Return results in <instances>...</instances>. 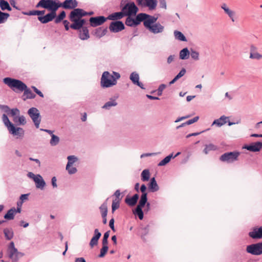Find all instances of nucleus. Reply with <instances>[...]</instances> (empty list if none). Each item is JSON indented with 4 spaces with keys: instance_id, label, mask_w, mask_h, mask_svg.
<instances>
[{
    "instance_id": "1",
    "label": "nucleus",
    "mask_w": 262,
    "mask_h": 262,
    "mask_svg": "<svg viewBox=\"0 0 262 262\" xmlns=\"http://www.w3.org/2000/svg\"><path fill=\"white\" fill-rule=\"evenodd\" d=\"M113 74L114 75H111L108 71H105L103 73L101 78V87L107 88L117 84V80L120 78V74L116 72H113Z\"/></svg>"
},
{
    "instance_id": "2",
    "label": "nucleus",
    "mask_w": 262,
    "mask_h": 262,
    "mask_svg": "<svg viewBox=\"0 0 262 262\" xmlns=\"http://www.w3.org/2000/svg\"><path fill=\"white\" fill-rule=\"evenodd\" d=\"M82 9H74L70 15V19L73 22L70 28L74 30H79L82 28Z\"/></svg>"
},
{
    "instance_id": "3",
    "label": "nucleus",
    "mask_w": 262,
    "mask_h": 262,
    "mask_svg": "<svg viewBox=\"0 0 262 262\" xmlns=\"http://www.w3.org/2000/svg\"><path fill=\"white\" fill-rule=\"evenodd\" d=\"M3 82L13 91L17 90L21 92L27 88L26 84L18 79L7 77L3 79Z\"/></svg>"
},
{
    "instance_id": "4",
    "label": "nucleus",
    "mask_w": 262,
    "mask_h": 262,
    "mask_svg": "<svg viewBox=\"0 0 262 262\" xmlns=\"http://www.w3.org/2000/svg\"><path fill=\"white\" fill-rule=\"evenodd\" d=\"M36 7H41L50 12H56L58 9L60 8L59 2H57L56 0H40Z\"/></svg>"
},
{
    "instance_id": "5",
    "label": "nucleus",
    "mask_w": 262,
    "mask_h": 262,
    "mask_svg": "<svg viewBox=\"0 0 262 262\" xmlns=\"http://www.w3.org/2000/svg\"><path fill=\"white\" fill-rule=\"evenodd\" d=\"M148 203H149V202H148L147 195H141L138 204L133 211V214L137 216L140 220H142L144 218L143 208H144L145 205Z\"/></svg>"
},
{
    "instance_id": "6",
    "label": "nucleus",
    "mask_w": 262,
    "mask_h": 262,
    "mask_svg": "<svg viewBox=\"0 0 262 262\" xmlns=\"http://www.w3.org/2000/svg\"><path fill=\"white\" fill-rule=\"evenodd\" d=\"M148 203H149V202H148L147 195H141L138 204L133 211V214L137 216L140 220H142L144 218L143 208H144L145 205Z\"/></svg>"
},
{
    "instance_id": "7",
    "label": "nucleus",
    "mask_w": 262,
    "mask_h": 262,
    "mask_svg": "<svg viewBox=\"0 0 262 262\" xmlns=\"http://www.w3.org/2000/svg\"><path fill=\"white\" fill-rule=\"evenodd\" d=\"M124 1L122 0L120 4L121 7H122V11L123 13L125 16H134L136 15L139 8L136 5L134 2H130L127 3L124 6L122 7Z\"/></svg>"
},
{
    "instance_id": "8",
    "label": "nucleus",
    "mask_w": 262,
    "mask_h": 262,
    "mask_svg": "<svg viewBox=\"0 0 262 262\" xmlns=\"http://www.w3.org/2000/svg\"><path fill=\"white\" fill-rule=\"evenodd\" d=\"M240 152L237 151L227 152L221 155L220 160L222 162L231 163L237 160Z\"/></svg>"
},
{
    "instance_id": "9",
    "label": "nucleus",
    "mask_w": 262,
    "mask_h": 262,
    "mask_svg": "<svg viewBox=\"0 0 262 262\" xmlns=\"http://www.w3.org/2000/svg\"><path fill=\"white\" fill-rule=\"evenodd\" d=\"M8 254L10 258H11L13 262H16L18 258L22 257L23 254L19 252L17 249L15 248L14 243L11 242L8 249Z\"/></svg>"
},
{
    "instance_id": "10",
    "label": "nucleus",
    "mask_w": 262,
    "mask_h": 262,
    "mask_svg": "<svg viewBox=\"0 0 262 262\" xmlns=\"http://www.w3.org/2000/svg\"><path fill=\"white\" fill-rule=\"evenodd\" d=\"M246 252L253 255L262 254V242L248 245Z\"/></svg>"
},
{
    "instance_id": "11",
    "label": "nucleus",
    "mask_w": 262,
    "mask_h": 262,
    "mask_svg": "<svg viewBox=\"0 0 262 262\" xmlns=\"http://www.w3.org/2000/svg\"><path fill=\"white\" fill-rule=\"evenodd\" d=\"M28 114L32 119L36 128H38L41 121V116L38 109L35 107L30 108Z\"/></svg>"
},
{
    "instance_id": "12",
    "label": "nucleus",
    "mask_w": 262,
    "mask_h": 262,
    "mask_svg": "<svg viewBox=\"0 0 262 262\" xmlns=\"http://www.w3.org/2000/svg\"><path fill=\"white\" fill-rule=\"evenodd\" d=\"M137 5L142 8H148L150 11L155 10L158 4L157 0H136Z\"/></svg>"
},
{
    "instance_id": "13",
    "label": "nucleus",
    "mask_w": 262,
    "mask_h": 262,
    "mask_svg": "<svg viewBox=\"0 0 262 262\" xmlns=\"http://www.w3.org/2000/svg\"><path fill=\"white\" fill-rule=\"evenodd\" d=\"M141 22H143L142 13H140L135 18L131 17V16H127L125 24L127 26L135 27L140 24Z\"/></svg>"
},
{
    "instance_id": "14",
    "label": "nucleus",
    "mask_w": 262,
    "mask_h": 262,
    "mask_svg": "<svg viewBox=\"0 0 262 262\" xmlns=\"http://www.w3.org/2000/svg\"><path fill=\"white\" fill-rule=\"evenodd\" d=\"M125 29L123 23L121 20L112 21L109 26V29L111 32L118 33Z\"/></svg>"
},
{
    "instance_id": "15",
    "label": "nucleus",
    "mask_w": 262,
    "mask_h": 262,
    "mask_svg": "<svg viewBox=\"0 0 262 262\" xmlns=\"http://www.w3.org/2000/svg\"><path fill=\"white\" fill-rule=\"evenodd\" d=\"M107 20L104 16L91 17L89 19L90 25L92 27H96L103 24Z\"/></svg>"
},
{
    "instance_id": "16",
    "label": "nucleus",
    "mask_w": 262,
    "mask_h": 262,
    "mask_svg": "<svg viewBox=\"0 0 262 262\" xmlns=\"http://www.w3.org/2000/svg\"><path fill=\"white\" fill-rule=\"evenodd\" d=\"M142 17L144 27H147V26L157 23L156 21L158 19V17H155L145 13H142Z\"/></svg>"
},
{
    "instance_id": "17",
    "label": "nucleus",
    "mask_w": 262,
    "mask_h": 262,
    "mask_svg": "<svg viewBox=\"0 0 262 262\" xmlns=\"http://www.w3.org/2000/svg\"><path fill=\"white\" fill-rule=\"evenodd\" d=\"M243 148L250 151L258 152L262 148V142L257 141L249 144H245Z\"/></svg>"
},
{
    "instance_id": "18",
    "label": "nucleus",
    "mask_w": 262,
    "mask_h": 262,
    "mask_svg": "<svg viewBox=\"0 0 262 262\" xmlns=\"http://www.w3.org/2000/svg\"><path fill=\"white\" fill-rule=\"evenodd\" d=\"M150 32L154 34L160 33L163 32L164 30V27L160 24L159 22L153 25L147 26L145 27Z\"/></svg>"
},
{
    "instance_id": "19",
    "label": "nucleus",
    "mask_w": 262,
    "mask_h": 262,
    "mask_svg": "<svg viewBox=\"0 0 262 262\" xmlns=\"http://www.w3.org/2000/svg\"><path fill=\"white\" fill-rule=\"evenodd\" d=\"M60 7L64 9H74L78 6L76 0H65L63 3L59 2Z\"/></svg>"
},
{
    "instance_id": "20",
    "label": "nucleus",
    "mask_w": 262,
    "mask_h": 262,
    "mask_svg": "<svg viewBox=\"0 0 262 262\" xmlns=\"http://www.w3.org/2000/svg\"><path fill=\"white\" fill-rule=\"evenodd\" d=\"M107 32V27H99L91 31V35L95 36L98 39L104 36Z\"/></svg>"
},
{
    "instance_id": "21",
    "label": "nucleus",
    "mask_w": 262,
    "mask_h": 262,
    "mask_svg": "<svg viewBox=\"0 0 262 262\" xmlns=\"http://www.w3.org/2000/svg\"><path fill=\"white\" fill-rule=\"evenodd\" d=\"M248 235L252 239L262 238V226L259 227L253 228L252 231L249 232Z\"/></svg>"
},
{
    "instance_id": "22",
    "label": "nucleus",
    "mask_w": 262,
    "mask_h": 262,
    "mask_svg": "<svg viewBox=\"0 0 262 262\" xmlns=\"http://www.w3.org/2000/svg\"><path fill=\"white\" fill-rule=\"evenodd\" d=\"M139 199V195L138 193H135L131 197L127 195L124 200V202L129 206L133 207L137 204Z\"/></svg>"
},
{
    "instance_id": "23",
    "label": "nucleus",
    "mask_w": 262,
    "mask_h": 262,
    "mask_svg": "<svg viewBox=\"0 0 262 262\" xmlns=\"http://www.w3.org/2000/svg\"><path fill=\"white\" fill-rule=\"evenodd\" d=\"M101 236V233L99 231L98 229H95L94 232V235L91 238L89 245L91 248L94 246H97L98 243V241Z\"/></svg>"
},
{
    "instance_id": "24",
    "label": "nucleus",
    "mask_w": 262,
    "mask_h": 262,
    "mask_svg": "<svg viewBox=\"0 0 262 262\" xmlns=\"http://www.w3.org/2000/svg\"><path fill=\"white\" fill-rule=\"evenodd\" d=\"M56 12H50L43 16H38V19L42 24H46L55 18Z\"/></svg>"
},
{
    "instance_id": "25",
    "label": "nucleus",
    "mask_w": 262,
    "mask_h": 262,
    "mask_svg": "<svg viewBox=\"0 0 262 262\" xmlns=\"http://www.w3.org/2000/svg\"><path fill=\"white\" fill-rule=\"evenodd\" d=\"M8 130L11 134L17 136V138H22L24 135V129L20 127H15L14 125L9 128Z\"/></svg>"
},
{
    "instance_id": "26",
    "label": "nucleus",
    "mask_w": 262,
    "mask_h": 262,
    "mask_svg": "<svg viewBox=\"0 0 262 262\" xmlns=\"http://www.w3.org/2000/svg\"><path fill=\"white\" fill-rule=\"evenodd\" d=\"M124 16L122 10L120 12H117L110 14L107 17V20H112L113 21L119 20Z\"/></svg>"
},
{
    "instance_id": "27",
    "label": "nucleus",
    "mask_w": 262,
    "mask_h": 262,
    "mask_svg": "<svg viewBox=\"0 0 262 262\" xmlns=\"http://www.w3.org/2000/svg\"><path fill=\"white\" fill-rule=\"evenodd\" d=\"M148 189L152 192L157 191L159 189V186L157 184L155 177L151 178L148 183Z\"/></svg>"
},
{
    "instance_id": "28",
    "label": "nucleus",
    "mask_w": 262,
    "mask_h": 262,
    "mask_svg": "<svg viewBox=\"0 0 262 262\" xmlns=\"http://www.w3.org/2000/svg\"><path fill=\"white\" fill-rule=\"evenodd\" d=\"M34 181L35 182L36 187L37 188L42 189L46 185L45 182L43 180L42 177L39 174H37V177L35 178Z\"/></svg>"
},
{
    "instance_id": "29",
    "label": "nucleus",
    "mask_w": 262,
    "mask_h": 262,
    "mask_svg": "<svg viewBox=\"0 0 262 262\" xmlns=\"http://www.w3.org/2000/svg\"><path fill=\"white\" fill-rule=\"evenodd\" d=\"M228 118V117H226L224 115L222 116L220 118L214 120L212 125L215 124L217 126L220 127L227 122Z\"/></svg>"
},
{
    "instance_id": "30",
    "label": "nucleus",
    "mask_w": 262,
    "mask_h": 262,
    "mask_svg": "<svg viewBox=\"0 0 262 262\" xmlns=\"http://www.w3.org/2000/svg\"><path fill=\"white\" fill-rule=\"evenodd\" d=\"M186 72L185 68H182L179 73L169 82V85H170L174 83L178 79L183 76Z\"/></svg>"
},
{
    "instance_id": "31",
    "label": "nucleus",
    "mask_w": 262,
    "mask_h": 262,
    "mask_svg": "<svg viewBox=\"0 0 262 262\" xmlns=\"http://www.w3.org/2000/svg\"><path fill=\"white\" fill-rule=\"evenodd\" d=\"M23 91V97H24L23 99L24 100H26L27 99L34 98L36 96V95L34 93H33L32 91L29 89L28 88L27 86V88Z\"/></svg>"
},
{
    "instance_id": "32",
    "label": "nucleus",
    "mask_w": 262,
    "mask_h": 262,
    "mask_svg": "<svg viewBox=\"0 0 262 262\" xmlns=\"http://www.w3.org/2000/svg\"><path fill=\"white\" fill-rule=\"evenodd\" d=\"M190 55V51L187 48L183 49L180 52V58L182 60H185L188 59Z\"/></svg>"
},
{
    "instance_id": "33",
    "label": "nucleus",
    "mask_w": 262,
    "mask_h": 262,
    "mask_svg": "<svg viewBox=\"0 0 262 262\" xmlns=\"http://www.w3.org/2000/svg\"><path fill=\"white\" fill-rule=\"evenodd\" d=\"M110 100L107 102H106L104 105L102 106V108L105 110H110V108L112 106H115L117 105V102L116 101L115 99H113V98H110Z\"/></svg>"
},
{
    "instance_id": "34",
    "label": "nucleus",
    "mask_w": 262,
    "mask_h": 262,
    "mask_svg": "<svg viewBox=\"0 0 262 262\" xmlns=\"http://www.w3.org/2000/svg\"><path fill=\"white\" fill-rule=\"evenodd\" d=\"M171 159H173V154H171L168 156H166L163 160H162L158 164V166H163L167 164L171 160Z\"/></svg>"
},
{
    "instance_id": "35",
    "label": "nucleus",
    "mask_w": 262,
    "mask_h": 262,
    "mask_svg": "<svg viewBox=\"0 0 262 262\" xmlns=\"http://www.w3.org/2000/svg\"><path fill=\"white\" fill-rule=\"evenodd\" d=\"M15 214V208L13 207L9 210L7 213L4 215V219L8 220H13Z\"/></svg>"
},
{
    "instance_id": "36",
    "label": "nucleus",
    "mask_w": 262,
    "mask_h": 262,
    "mask_svg": "<svg viewBox=\"0 0 262 262\" xmlns=\"http://www.w3.org/2000/svg\"><path fill=\"white\" fill-rule=\"evenodd\" d=\"M217 149V147L215 145L210 143L209 144L205 145V147L203 149V152L207 155L210 151H215Z\"/></svg>"
},
{
    "instance_id": "37",
    "label": "nucleus",
    "mask_w": 262,
    "mask_h": 262,
    "mask_svg": "<svg viewBox=\"0 0 262 262\" xmlns=\"http://www.w3.org/2000/svg\"><path fill=\"white\" fill-rule=\"evenodd\" d=\"M108 200L107 199L106 201L102 203V204L100 206L99 209L100 210L102 217L106 216L107 214V205L106 201Z\"/></svg>"
},
{
    "instance_id": "38",
    "label": "nucleus",
    "mask_w": 262,
    "mask_h": 262,
    "mask_svg": "<svg viewBox=\"0 0 262 262\" xmlns=\"http://www.w3.org/2000/svg\"><path fill=\"white\" fill-rule=\"evenodd\" d=\"M141 177L142 181H148L150 178L149 170L147 169L143 170L141 172Z\"/></svg>"
},
{
    "instance_id": "39",
    "label": "nucleus",
    "mask_w": 262,
    "mask_h": 262,
    "mask_svg": "<svg viewBox=\"0 0 262 262\" xmlns=\"http://www.w3.org/2000/svg\"><path fill=\"white\" fill-rule=\"evenodd\" d=\"M175 38L180 41H187L185 35L180 31L176 30L174 32Z\"/></svg>"
},
{
    "instance_id": "40",
    "label": "nucleus",
    "mask_w": 262,
    "mask_h": 262,
    "mask_svg": "<svg viewBox=\"0 0 262 262\" xmlns=\"http://www.w3.org/2000/svg\"><path fill=\"white\" fill-rule=\"evenodd\" d=\"M108 250V245H102V248L100 249V253L98 255V258H102L105 256Z\"/></svg>"
},
{
    "instance_id": "41",
    "label": "nucleus",
    "mask_w": 262,
    "mask_h": 262,
    "mask_svg": "<svg viewBox=\"0 0 262 262\" xmlns=\"http://www.w3.org/2000/svg\"><path fill=\"white\" fill-rule=\"evenodd\" d=\"M4 233L5 234V237L8 239L10 240L13 238V232L11 229L5 228L4 230Z\"/></svg>"
},
{
    "instance_id": "42",
    "label": "nucleus",
    "mask_w": 262,
    "mask_h": 262,
    "mask_svg": "<svg viewBox=\"0 0 262 262\" xmlns=\"http://www.w3.org/2000/svg\"><path fill=\"white\" fill-rule=\"evenodd\" d=\"M0 7L2 10H8L11 11L12 10L9 3L4 0H1L0 1Z\"/></svg>"
},
{
    "instance_id": "43",
    "label": "nucleus",
    "mask_w": 262,
    "mask_h": 262,
    "mask_svg": "<svg viewBox=\"0 0 262 262\" xmlns=\"http://www.w3.org/2000/svg\"><path fill=\"white\" fill-rule=\"evenodd\" d=\"M2 120L5 126L7 127L8 130L13 125V124L10 121L7 116L5 114H3Z\"/></svg>"
},
{
    "instance_id": "44",
    "label": "nucleus",
    "mask_w": 262,
    "mask_h": 262,
    "mask_svg": "<svg viewBox=\"0 0 262 262\" xmlns=\"http://www.w3.org/2000/svg\"><path fill=\"white\" fill-rule=\"evenodd\" d=\"M67 159L68 162L66 166V169H69V166H72L77 160V158L75 156H69Z\"/></svg>"
},
{
    "instance_id": "45",
    "label": "nucleus",
    "mask_w": 262,
    "mask_h": 262,
    "mask_svg": "<svg viewBox=\"0 0 262 262\" xmlns=\"http://www.w3.org/2000/svg\"><path fill=\"white\" fill-rule=\"evenodd\" d=\"M129 78L133 84H135L139 80V75L136 72H132L129 76Z\"/></svg>"
},
{
    "instance_id": "46",
    "label": "nucleus",
    "mask_w": 262,
    "mask_h": 262,
    "mask_svg": "<svg viewBox=\"0 0 262 262\" xmlns=\"http://www.w3.org/2000/svg\"><path fill=\"white\" fill-rule=\"evenodd\" d=\"M86 20L83 18V40L87 39L90 37L89 30L86 27H84L83 25L85 24Z\"/></svg>"
},
{
    "instance_id": "47",
    "label": "nucleus",
    "mask_w": 262,
    "mask_h": 262,
    "mask_svg": "<svg viewBox=\"0 0 262 262\" xmlns=\"http://www.w3.org/2000/svg\"><path fill=\"white\" fill-rule=\"evenodd\" d=\"M9 16L10 15L9 13L2 12L0 10V24L4 23Z\"/></svg>"
},
{
    "instance_id": "48",
    "label": "nucleus",
    "mask_w": 262,
    "mask_h": 262,
    "mask_svg": "<svg viewBox=\"0 0 262 262\" xmlns=\"http://www.w3.org/2000/svg\"><path fill=\"white\" fill-rule=\"evenodd\" d=\"M5 107L9 110V113H8V115H10L12 117L19 115L20 112L18 109L16 108L10 110L7 106H6Z\"/></svg>"
},
{
    "instance_id": "49",
    "label": "nucleus",
    "mask_w": 262,
    "mask_h": 262,
    "mask_svg": "<svg viewBox=\"0 0 262 262\" xmlns=\"http://www.w3.org/2000/svg\"><path fill=\"white\" fill-rule=\"evenodd\" d=\"M120 207V201L115 199L112 202V212L114 213L116 210L118 209Z\"/></svg>"
},
{
    "instance_id": "50",
    "label": "nucleus",
    "mask_w": 262,
    "mask_h": 262,
    "mask_svg": "<svg viewBox=\"0 0 262 262\" xmlns=\"http://www.w3.org/2000/svg\"><path fill=\"white\" fill-rule=\"evenodd\" d=\"M51 137L52 138L50 140L51 145L52 146L56 145L59 143V137L54 134H52L51 135Z\"/></svg>"
},
{
    "instance_id": "51",
    "label": "nucleus",
    "mask_w": 262,
    "mask_h": 262,
    "mask_svg": "<svg viewBox=\"0 0 262 262\" xmlns=\"http://www.w3.org/2000/svg\"><path fill=\"white\" fill-rule=\"evenodd\" d=\"M110 231H107L104 233L102 240V245H108V238L110 236Z\"/></svg>"
},
{
    "instance_id": "52",
    "label": "nucleus",
    "mask_w": 262,
    "mask_h": 262,
    "mask_svg": "<svg viewBox=\"0 0 262 262\" xmlns=\"http://www.w3.org/2000/svg\"><path fill=\"white\" fill-rule=\"evenodd\" d=\"M190 55L192 59L195 60L199 59V53L192 49H191Z\"/></svg>"
},
{
    "instance_id": "53",
    "label": "nucleus",
    "mask_w": 262,
    "mask_h": 262,
    "mask_svg": "<svg viewBox=\"0 0 262 262\" xmlns=\"http://www.w3.org/2000/svg\"><path fill=\"white\" fill-rule=\"evenodd\" d=\"M66 17V12L62 11L57 17H55V23L57 24L60 23Z\"/></svg>"
},
{
    "instance_id": "54",
    "label": "nucleus",
    "mask_w": 262,
    "mask_h": 262,
    "mask_svg": "<svg viewBox=\"0 0 262 262\" xmlns=\"http://www.w3.org/2000/svg\"><path fill=\"white\" fill-rule=\"evenodd\" d=\"M149 225H147L145 227L142 228L141 238L144 240V236L148 234L149 232Z\"/></svg>"
},
{
    "instance_id": "55",
    "label": "nucleus",
    "mask_w": 262,
    "mask_h": 262,
    "mask_svg": "<svg viewBox=\"0 0 262 262\" xmlns=\"http://www.w3.org/2000/svg\"><path fill=\"white\" fill-rule=\"evenodd\" d=\"M250 58L251 59H255L257 60H259L261 58H262V55L259 54L257 52L250 53Z\"/></svg>"
},
{
    "instance_id": "56",
    "label": "nucleus",
    "mask_w": 262,
    "mask_h": 262,
    "mask_svg": "<svg viewBox=\"0 0 262 262\" xmlns=\"http://www.w3.org/2000/svg\"><path fill=\"white\" fill-rule=\"evenodd\" d=\"M224 12L229 16V17L231 18L232 21H234V16L235 15V12L234 11L231 10L229 8H228L226 9V10Z\"/></svg>"
},
{
    "instance_id": "57",
    "label": "nucleus",
    "mask_w": 262,
    "mask_h": 262,
    "mask_svg": "<svg viewBox=\"0 0 262 262\" xmlns=\"http://www.w3.org/2000/svg\"><path fill=\"white\" fill-rule=\"evenodd\" d=\"M45 10H42V11L33 10V11H30L28 14L29 15H38L39 16H40L39 15H43L45 14Z\"/></svg>"
},
{
    "instance_id": "58",
    "label": "nucleus",
    "mask_w": 262,
    "mask_h": 262,
    "mask_svg": "<svg viewBox=\"0 0 262 262\" xmlns=\"http://www.w3.org/2000/svg\"><path fill=\"white\" fill-rule=\"evenodd\" d=\"M166 85L165 84H161L159 86L158 89L157 90L158 96H160L162 95L163 91L164 89L166 88Z\"/></svg>"
},
{
    "instance_id": "59",
    "label": "nucleus",
    "mask_w": 262,
    "mask_h": 262,
    "mask_svg": "<svg viewBox=\"0 0 262 262\" xmlns=\"http://www.w3.org/2000/svg\"><path fill=\"white\" fill-rule=\"evenodd\" d=\"M140 190L142 193L141 195H147V193L146 192L147 187L145 184L141 185Z\"/></svg>"
},
{
    "instance_id": "60",
    "label": "nucleus",
    "mask_w": 262,
    "mask_h": 262,
    "mask_svg": "<svg viewBox=\"0 0 262 262\" xmlns=\"http://www.w3.org/2000/svg\"><path fill=\"white\" fill-rule=\"evenodd\" d=\"M199 117L196 116V117H194L193 118L190 119V120L187 121L186 122H185V124H187V125H190L193 123L197 122L199 120Z\"/></svg>"
},
{
    "instance_id": "61",
    "label": "nucleus",
    "mask_w": 262,
    "mask_h": 262,
    "mask_svg": "<svg viewBox=\"0 0 262 262\" xmlns=\"http://www.w3.org/2000/svg\"><path fill=\"white\" fill-rule=\"evenodd\" d=\"M18 123L19 124L25 125L26 123L25 117L24 116L18 117Z\"/></svg>"
},
{
    "instance_id": "62",
    "label": "nucleus",
    "mask_w": 262,
    "mask_h": 262,
    "mask_svg": "<svg viewBox=\"0 0 262 262\" xmlns=\"http://www.w3.org/2000/svg\"><path fill=\"white\" fill-rule=\"evenodd\" d=\"M66 170L68 171L69 173L70 174H74L76 172L77 169L75 167H73L72 166H70L69 169H66Z\"/></svg>"
},
{
    "instance_id": "63",
    "label": "nucleus",
    "mask_w": 262,
    "mask_h": 262,
    "mask_svg": "<svg viewBox=\"0 0 262 262\" xmlns=\"http://www.w3.org/2000/svg\"><path fill=\"white\" fill-rule=\"evenodd\" d=\"M115 220L114 218H112L109 222V226L113 232H115L116 230L114 226Z\"/></svg>"
},
{
    "instance_id": "64",
    "label": "nucleus",
    "mask_w": 262,
    "mask_h": 262,
    "mask_svg": "<svg viewBox=\"0 0 262 262\" xmlns=\"http://www.w3.org/2000/svg\"><path fill=\"white\" fill-rule=\"evenodd\" d=\"M120 194L121 193H120V190H119V189L117 190L114 194V195H115L116 197L115 199H117V200H118V201H120L122 199V197H121V198L120 197Z\"/></svg>"
}]
</instances>
